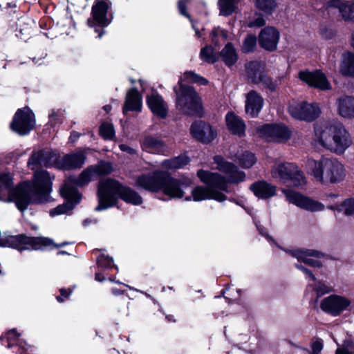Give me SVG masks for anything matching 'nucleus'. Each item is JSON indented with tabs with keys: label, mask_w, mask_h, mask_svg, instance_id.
I'll return each mask as SVG.
<instances>
[{
	"label": "nucleus",
	"mask_w": 354,
	"mask_h": 354,
	"mask_svg": "<svg viewBox=\"0 0 354 354\" xmlns=\"http://www.w3.org/2000/svg\"><path fill=\"white\" fill-rule=\"evenodd\" d=\"M10 174L0 176V200L13 201L24 212L30 203H42L48 201L50 192L51 178L46 171H36L32 183H26L12 188Z\"/></svg>",
	"instance_id": "obj_1"
},
{
	"label": "nucleus",
	"mask_w": 354,
	"mask_h": 354,
	"mask_svg": "<svg viewBox=\"0 0 354 354\" xmlns=\"http://www.w3.org/2000/svg\"><path fill=\"white\" fill-rule=\"evenodd\" d=\"M97 198L98 205L95 207L97 211L115 205L118 198L134 205L142 203V197L136 191L111 178L102 179L99 182Z\"/></svg>",
	"instance_id": "obj_2"
},
{
	"label": "nucleus",
	"mask_w": 354,
	"mask_h": 354,
	"mask_svg": "<svg viewBox=\"0 0 354 354\" xmlns=\"http://www.w3.org/2000/svg\"><path fill=\"white\" fill-rule=\"evenodd\" d=\"M216 165V169L225 174V176L217 172L198 170L197 176L205 184L222 191H228V184H239L245 180V174L239 169L236 165L227 161L223 157L216 156L214 158Z\"/></svg>",
	"instance_id": "obj_3"
},
{
	"label": "nucleus",
	"mask_w": 354,
	"mask_h": 354,
	"mask_svg": "<svg viewBox=\"0 0 354 354\" xmlns=\"http://www.w3.org/2000/svg\"><path fill=\"white\" fill-rule=\"evenodd\" d=\"M315 132L320 145L336 153H343L352 145L350 133L340 123L317 125Z\"/></svg>",
	"instance_id": "obj_4"
},
{
	"label": "nucleus",
	"mask_w": 354,
	"mask_h": 354,
	"mask_svg": "<svg viewBox=\"0 0 354 354\" xmlns=\"http://www.w3.org/2000/svg\"><path fill=\"white\" fill-rule=\"evenodd\" d=\"M311 174L315 180L324 185L335 184L346 177L344 165L336 159L322 158L313 162Z\"/></svg>",
	"instance_id": "obj_5"
},
{
	"label": "nucleus",
	"mask_w": 354,
	"mask_h": 354,
	"mask_svg": "<svg viewBox=\"0 0 354 354\" xmlns=\"http://www.w3.org/2000/svg\"><path fill=\"white\" fill-rule=\"evenodd\" d=\"M176 94V108L187 115L201 116L202 103L200 97L193 87L180 84Z\"/></svg>",
	"instance_id": "obj_6"
},
{
	"label": "nucleus",
	"mask_w": 354,
	"mask_h": 354,
	"mask_svg": "<svg viewBox=\"0 0 354 354\" xmlns=\"http://www.w3.org/2000/svg\"><path fill=\"white\" fill-rule=\"evenodd\" d=\"M53 245V241L46 237H28L24 234L9 235L3 238L2 245L18 250H41Z\"/></svg>",
	"instance_id": "obj_7"
},
{
	"label": "nucleus",
	"mask_w": 354,
	"mask_h": 354,
	"mask_svg": "<svg viewBox=\"0 0 354 354\" xmlns=\"http://www.w3.org/2000/svg\"><path fill=\"white\" fill-rule=\"evenodd\" d=\"M271 174L274 178L294 187H299L306 183L303 173L293 163L276 164L272 169Z\"/></svg>",
	"instance_id": "obj_8"
},
{
	"label": "nucleus",
	"mask_w": 354,
	"mask_h": 354,
	"mask_svg": "<svg viewBox=\"0 0 354 354\" xmlns=\"http://www.w3.org/2000/svg\"><path fill=\"white\" fill-rule=\"evenodd\" d=\"M259 137L268 142H285L291 136L290 129L283 124H266L257 127Z\"/></svg>",
	"instance_id": "obj_9"
},
{
	"label": "nucleus",
	"mask_w": 354,
	"mask_h": 354,
	"mask_svg": "<svg viewBox=\"0 0 354 354\" xmlns=\"http://www.w3.org/2000/svg\"><path fill=\"white\" fill-rule=\"evenodd\" d=\"M35 115L28 107L18 109L10 124L11 129L17 133L24 136L35 127Z\"/></svg>",
	"instance_id": "obj_10"
},
{
	"label": "nucleus",
	"mask_w": 354,
	"mask_h": 354,
	"mask_svg": "<svg viewBox=\"0 0 354 354\" xmlns=\"http://www.w3.org/2000/svg\"><path fill=\"white\" fill-rule=\"evenodd\" d=\"M61 194L65 198L66 202L52 209L49 214L51 216H55L64 214H69L81 199L79 192L73 187L66 183L61 189Z\"/></svg>",
	"instance_id": "obj_11"
},
{
	"label": "nucleus",
	"mask_w": 354,
	"mask_h": 354,
	"mask_svg": "<svg viewBox=\"0 0 354 354\" xmlns=\"http://www.w3.org/2000/svg\"><path fill=\"white\" fill-rule=\"evenodd\" d=\"M288 112L295 119L313 121L320 114V109L315 103L293 102L288 106Z\"/></svg>",
	"instance_id": "obj_12"
},
{
	"label": "nucleus",
	"mask_w": 354,
	"mask_h": 354,
	"mask_svg": "<svg viewBox=\"0 0 354 354\" xmlns=\"http://www.w3.org/2000/svg\"><path fill=\"white\" fill-rule=\"evenodd\" d=\"M282 192L288 201L306 211L319 212L324 209L322 203L299 192L288 189H282Z\"/></svg>",
	"instance_id": "obj_13"
},
{
	"label": "nucleus",
	"mask_w": 354,
	"mask_h": 354,
	"mask_svg": "<svg viewBox=\"0 0 354 354\" xmlns=\"http://www.w3.org/2000/svg\"><path fill=\"white\" fill-rule=\"evenodd\" d=\"M352 302L348 298L333 295L324 298L320 304L321 308L326 313L337 316L343 311L350 310Z\"/></svg>",
	"instance_id": "obj_14"
},
{
	"label": "nucleus",
	"mask_w": 354,
	"mask_h": 354,
	"mask_svg": "<svg viewBox=\"0 0 354 354\" xmlns=\"http://www.w3.org/2000/svg\"><path fill=\"white\" fill-rule=\"evenodd\" d=\"M192 136L203 143H209L217 136L216 131L209 124L205 122H194L190 128Z\"/></svg>",
	"instance_id": "obj_15"
},
{
	"label": "nucleus",
	"mask_w": 354,
	"mask_h": 354,
	"mask_svg": "<svg viewBox=\"0 0 354 354\" xmlns=\"http://www.w3.org/2000/svg\"><path fill=\"white\" fill-rule=\"evenodd\" d=\"M299 77L310 86L321 90H329L331 88L330 84L326 75L319 71L315 72L301 71L299 73Z\"/></svg>",
	"instance_id": "obj_16"
},
{
	"label": "nucleus",
	"mask_w": 354,
	"mask_h": 354,
	"mask_svg": "<svg viewBox=\"0 0 354 354\" xmlns=\"http://www.w3.org/2000/svg\"><path fill=\"white\" fill-rule=\"evenodd\" d=\"M164 172L155 171L152 174L142 175L136 179V185L151 192H158L161 189V182Z\"/></svg>",
	"instance_id": "obj_17"
},
{
	"label": "nucleus",
	"mask_w": 354,
	"mask_h": 354,
	"mask_svg": "<svg viewBox=\"0 0 354 354\" xmlns=\"http://www.w3.org/2000/svg\"><path fill=\"white\" fill-rule=\"evenodd\" d=\"M279 37V32L275 28L267 26L259 35V45L266 50L273 51L277 48Z\"/></svg>",
	"instance_id": "obj_18"
},
{
	"label": "nucleus",
	"mask_w": 354,
	"mask_h": 354,
	"mask_svg": "<svg viewBox=\"0 0 354 354\" xmlns=\"http://www.w3.org/2000/svg\"><path fill=\"white\" fill-rule=\"evenodd\" d=\"M147 103L154 115L160 118H166L168 112L167 104L157 92H153L147 96Z\"/></svg>",
	"instance_id": "obj_19"
},
{
	"label": "nucleus",
	"mask_w": 354,
	"mask_h": 354,
	"mask_svg": "<svg viewBox=\"0 0 354 354\" xmlns=\"http://www.w3.org/2000/svg\"><path fill=\"white\" fill-rule=\"evenodd\" d=\"M214 187L209 186V188L198 186L193 189L192 192L193 200L200 201L207 198H213L218 201H223L226 199V196L221 192L213 190Z\"/></svg>",
	"instance_id": "obj_20"
},
{
	"label": "nucleus",
	"mask_w": 354,
	"mask_h": 354,
	"mask_svg": "<svg viewBox=\"0 0 354 354\" xmlns=\"http://www.w3.org/2000/svg\"><path fill=\"white\" fill-rule=\"evenodd\" d=\"M250 189L253 194L260 199H268L276 195V186L265 180H259L250 185Z\"/></svg>",
	"instance_id": "obj_21"
},
{
	"label": "nucleus",
	"mask_w": 354,
	"mask_h": 354,
	"mask_svg": "<svg viewBox=\"0 0 354 354\" xmlns=\"http://www.w3.org/2000/svg\"><path fill=\"white\" fill-rule=\"evenodd\" d=\"M142 105V95L136 88H133L129 90L126 94L123 113L126 114L128 111L140 112Z\"/></svg>",
	"instance_id": "obj_22"
},
{
	"label": "nucleus",
	"mask_w": 354,
	"mask_h": 354,
	"mask_svg": "<svg viewBox=\"0 0 354 354\" xmlns=\"http://www.w3.org/2000/svg\"><path fill=\"white\" fill-rule=\"evenodd\" d=\"M263 104V97L255 91H250L246 95L245 112L252 117H256Z\"/></svg>",
	"instance_id": "obj_23"
},
{
	"label": "nucleus",
	"mask_w": 354,
	"mask_h": 354,
	"mask_svg": "<svg viewBox=\"0 0 354 354\" xmlns=\"http://www.w3.org/2000/svg\"><path fill=\"white\" fill-rule=\"evenodd\" d=\"M289 253L298 261H302L313 267H321L322 263L317 260L311 259L310 257L319 258L323 257V254L317 250H296L290 251Z\"/></svg>",
	"instance_id": "obj_24"
},
{
	"label": "nucleus",
	"mask_w": 354,
	"mask_h": 354,
	"mask_svg": "<svg viewBox=\"0 0 354 354\" xmlns=\"http://www.w3.org/2000/svg\"><path fill=\"white\" fill-rule=\"evenodd\" d=\"M86 159V151L66 155L63 157L57 167L64 169L80 168L84 163Z\"/></svg>",
	"instance_id": "obj_25"
},
{
	"label": "nucleus",
	"mask_w": 354,
	"mask_h": 354,
	"mask_svg": "<svg viewBox=\"0 0 354 354\" xmlns=\"http://www.w3.org/2000/svg\"><path fill=\"white\" fill-rule=\"evenodd\" d=\"M327 7H335L339 9L342 18L346 21H354V3L351 1H341L340 0H330Z\"/></svg>",
	"instance_id": "obj_26"
},
{
	"label": "nucleus",
	"mask_w": 354,
	"mask_h": 354,
	"mask_svg": "<svg viewBox=\"0 0 354 354\" xmlns=\"http://www.w3.org/2000/svg\"><path fill=\"white\" fill-rule=\"evenodd\" d=\"M164 180L161 182V189L164 193L171 197L180 198L183 192L180 189L179 181L172 178L167 173L164 172Z\"/></svg>",
	"instance_id": "obj_27"
},
{
	"label": "nucleus",
	"mask_w": 354,
	"mask_h": 354,
	"mask_svg": "<svg viewBox=\"0 0 354 354\" xmlns=\"http://www.w3.org/2000/svg\"><path fill=\"white\" fill-rule=\"evenodd\" d=\"M337 113L345 118H354V97L344 95L337 100Z\"/></svg>",
	"instance_id": "obj_28"
},
{
	"label": "nucleus",
	"mask_w": 354,
	"mask_h": 354,
	"mask_svg": "<svg viewBox=\"0 0 354 354\" xmlns=\"http://www.w3.org/2000/svg\"><path fill=\"white\" fill-rule=\"evenodd\" d=\"M248 78L254 84H259L260 77L265 73V64L262 62L252 61L245 64Z\"/></svg>",
	"instance_id": "obj_29"
},
{
	"label": "nucleus",
	"mask_w": 354,
	"mask_h": 354,
	"mask_svg": "<svg viewBox=\"0 0 354 354\" xmlns=\"http://www.w3.org/2000/svg\"><path fill=\"white\" fill-rule=\"evenodd\" d=\"M228 130L239 137L245 134V124L243 120L234 113H228L225 117Z\"/></svg>",
	"instance_id": "obj_30"
},
{
	"label": "nucleus",
	"mask_w": 354,
	"mask_h": 354,
	"mask_svg": "<svg viewBox=\"0 0 354 354\" xmlns=\"http://www.w3.org/2000/svg\"><path fill=\"white\" fill-rule=\"evenodd\" d=\"M108 0H97L93 6V16L95 23L103 27L109 24L106 18V12L109 8Z\"/></svg>",
	"instance_id": "obj_31"
},
{
	"label": "nucleus",
	"mask_w": 354,
	"mask_h": 354,
	"mask_svg": "<svg viewBox=\"0 0 354 354\" xmlns=\"http://www.w3.org/2000/svg\"><path fill=\"white\" fill-rule=\"evenodd\" d=\"M339 71L343 76L354 78V54L348 52L342 55Z\"/></svg>",
	"instance_id": "obj_32"
},
{
	"label": "nucleus",
	"mask_w": 354,
	"mask_h": 354,
	"mask_svg": "<svg viewBox=\"0 0 354 354\" xmlns=\"http://www.w3.org/2000/svg\"><path fill=\"white\" fill-rule=\"evenodd\" d=\"M51 154L46 151H38L34 153L28 160V166L32 170H35L37 166H50L52 163L50 158Z\"/></svg>",
	"instance_id": "obj_33"
},
{
	"label": "nucleus",
	"mask_w": 354,
	"mask_h": 354,
	"mask_svg": "<svg viewBox=\"0 0 354 354\" xmlns=\"http://www.w3.org/2000/svg\"><path fill=\"white\" fill-rule=\"evenodd\" d=\"M222 61L225 64L231 67L237 62L239 56L234 46L232 43L228 42L219 53Z\"/></svg>",
	"instance_id": "obj_34"
},
{
	"label": "nucleus",
	"mask_w": 354,
	"mask_h": 354,
	"mask_svg": "<svg viewBox=\"0 0 354 354\" xmlns=\"http://www.w3.org/2000/svg\"><path fill=\"white\" fill-rule=\"evenodd\" d=\"M142 144L143 147L147 150L157 153L163 152L167 149L163 141L152 136L145 137Z\"/></svg>",
	"instance_id": "obj_35"
},
{
	"label": "nucleus",
	"mask_w": 354,
	"mask_h": 354,
	"mask_svg": "<svg viewBox=\"0 0 354 354\" xmlns=\"http://www.w3.org/2000/svg\"><path fill=\"white\" fill-rule=\"evenodd\" d=\"M189 158L186 155H180L178 157L164 160L161 165L168 169H178L184 167L189 162Z\"/></svg>",
	"instance_id": "obj_36"
},
{
	"label": "nucleus",
	"mask_w": 354,
	"mask_h": 354,
	"mask_svg": "<svg viewBox=\"0 0 354 354\" xmlns=\"http://www.w3.org/2000/svg\"><path fill=\"white\" fill-rule=\"evenodd\" d=\"M255 7L263 15H270L277 7L275 0H256Z\"/></svg>",
	"instance_id": "obj_37"
},
{
	"label": "nucleus",
	"mask_w": 354,
	"mask_h": 354,
	"mask_svg": "<svg viewBox=\"0 0 354 354\" xmlns=\"http://www.w3.org/2000/svg\"><path fill=\"white\" fill-rule=\"evenodd\" d=\"M239 0H219L218 6L221 15L227 16L232 14L236 9Z\"/></svg>",
	"instance_id": "obj_38"
},
{
	"label": "nucleus",
	"mask_w": 354,
	"mask_h": 354,
	"mask_svg": "<svg viewBox=\"0 0 354 354\" xmlns=\"http://www.w3.org/2000/svg\"><path fill=\"white\" fill-rule=\"evenodd\" d=\"M200 56L203 60L209 64L216 62L219 57L214 48L210 46H206L203 48L201 50Z\"/></svg>",
	"instance_id": "obj_39"
},
{
	"label": "nucleus",
	"mask_w": 354,
	"mask_h": 354,
	"mask_svg": "<svg viewBox=\"0 0 354 354\" xmlns=\"http://www.w3.org/2000/svg\"><path fill=\"white\" fill-rule=\"evenodd\" d=\"M239 164L244 168L251 167L255 162L256 158L253 153L245 151L238 157Z\"/></svg>",
	"instance_id": "obj_40"
},
{
	"label": "nucleus",
	"mask_w": 354,
	"mask_h": 354,
	"mask_svg": "<svg viewBox=\"0 0 354 354\" xmlns=\"http://www.w3.org/2000/svg\"><path fill=\"white\" fill-rule=\"evenodd\" d=\"M100 134L104 139H113L115 136L113 125L108 122L102 123L100 127Z\"/></svg>",
	"instance_id": "obj_41"
},
{
	"label": "nucleus",
	"mask_w": 354,
	"mask_h": 354,
	"mask_svg": "<svg viewBox=\"0 0 354 354\" xmlns=\"http://www.w3.org/2000/svg\"><path fill=\"white\" fill-rule=\"evenodd\" d=\"M113 171L112 165L109 162L100 161L97 165L94 166L92 171L99 175H107Z\"/></svg>",
	"instance_id": "obj_42"
},
{
	"label": "nucleus",
	"mask_w": 354,
	"mask_h": 354,
	"mask_svg": "<svg viewBox=\"0 0 354 354\" xmlns=\"http://www.w3.org/2000/svg\"><path fill=\"white\" fill-rule=\"evenodd\" d=\"M184 80L192 83H197L199 84H206L207 81L203 77L196 74L192 71H187L183 75Z\"/></svg>",
	"instance_id": "obj_43"
},
{
	"label": "nucleus",
	"mask_w": 354,
	"mask_h": 354,
	"mask_svg": "<svg viewBox=\"0 0 354 354\" xmlns=\"http://www.w3.org/2000/svg\"><path fill=\"white\" fill-rule=\"evenodd\" d=\"M257 44V37L255 35H248L244 40L242 50L244 53H249L253 50Z\"/></svg>",
	"instance_id": "obj_44"
},
{
	"label": "nucleus",
	"mask_w": 354,
	"mask_h": 354,
	"mask_svg": "<svg viewBox=\"0 0 354 354\" xmlns=\"http://www.w3.org/2000/svg\"><path fill=\"white\" fill-rule=\"evenodd\" d=\"M259 80V84H262L265 87L269 88L270 91H275L277 84L274 82L270 77L264 73Z\"/></svg>",
	"instance_id": "obj_45"
},
{
	"label": "nucleus",
	"mask_w": 354,
	"mask_h": 354,
	"mask_svg": "<svg viewBox=\"0 0 354 354\" xmlns=\"http://www.w3.org/2000/svg\"><path fill=\"white\" fill-rule=\"evenodd\" d=\"M259 80V84H262L265 87L269 88L270 91H275L277 84L274 82L270 77L264 73Z\"/></svg>",
	"instance_id": "obj_46"
},
{
	"label": "nucleus",
	"mask_w": 354,
	"mask_h": 354,
	"mask_svg": "<svg viewBox=\"0 0 354 354\" xmlns=\"http://www.w3.org/2000/svg\"><path fill=\"white\" fill-rule=\"evenodd\" d=\"M50 122L51 125H56L58 123L62 122L64 118V113L62 111H54L53 110L49 115Z\"/></svg>",
	"instance_id": "obj_47"
},
{
	"label": "nucleus",
	"mask_w": 354,
	"mask_h": 354,
	"mask_svg": "<svg viewBox=\"0 0 354 354\" xmlns=\"http://www.w3.org/2000/svg\"><path fill=\"white\" fill-rule=\"evenodd\" d=\"M342 205L346 215L351 216L354 214V198L346 200Z\"/></svg>",
	"instance_id": "obj_48"
},
{
	"label": "nucleus",
	"mask_w": 354,
	"mask_h": 354,
	"mask_svg": "<svg viewBox=\"0 0 354 354\" xmlns=\"http://www.w3.org/2000/svg\"><path fill=\"white\" fill-rule=\"evenodd\" d=\"M88 181V171L87 169H84L80 177L74 180V183L78 186L86 185Z\"/></svg>",
	"instance_id": "obj_49"
},
{
	"label": "nucleus",
	"mask_w": 354,
	"mask_h": 354,
	"mask_svg": "<svg viewBox=\"0 0 354 354\" xmlns=\"http://www.w3.org/2000/svg\"><path fill=\"white\" fill-rule=\"evenodd\" d=\"M97 263L101 267L111 268L113 266V261L111 258L108 257L102 256L98 258Z\"/></svg>",
	"instance_id": "obj_50"
},
{
	"label": "nucleus",
	"mask_w": 354,
	"mask_h": 354,
	"mask_svg": "<svg viewBox=\"0 0 354 354\" xmlns=\"http://www.w3.org/2000/svg\"><path fill=\"white\" fill-rule=\"evenodd\" d=\"M266 24V21L261 16H258L255 19L248 24L249 27H261Z\"/></svg>",
	"instance_id": "obj_51"
},
{
	"label": "nucleus",
	"mask_w": 354,
	"mask_h": 354,
	"mask_svg": "<svg viewBox=\"0 0 354 354\" xmlns=\"http://www.w3.org/2000/svg\"><path fill=\"white\" fill-rule=\"evenodd\" d=\"M59 291H60L61 295L57 296L56 297V299H57V301H59L60 303L64 301V300L66 299H67L72 292V290L70 288L68 290L62 288V289H60Z\"/></svg>",
	"instance_id": "obj_52"
},
{
	"label": "nucleus",
	"mask_w": 354,
	"mask_h": 354,
	"mask_svg": "<svg viewBox=\"0 0 354 354\" xmlns=\"http://www.w3.org/2000/svg\"><path fill=\"white\" fill-rule=\"evenodd\" d=\"M315 290L318 293H319L321 295L325 294V293L328 292L330 291V288L327 286H326V285H324V284H323L322 283H318L315 286Z\"/></svg>",
	"instance_id": "obj_53"
},
{
	"label": "nucleus",
	"mask_w": 354,
	"mask_h": 354,
	"mask_svg": "<svg viewBox=\"0 0 354 354\" xmlns=\"http://www.w3.org/2000/svg\"><path fill=\"white\" fill-rule=\"evenodd\" d=\"M323 348L322 343L319 341H316L312 344V354H319Z\"/></svg>",
	"instance_id": "obj_54"
},
{
	"label": "nucleus",
	"mask_w": 354,
	"mask_h": 354,
	"mask_svg": "<svg viewBox=\"0 0 354 354\" xmlns=\"http://www.w3.org/2000/svg\"><path fill=\"white\" fill-rule=\"evenodd\" d=\"M178 8L180 13L185 16L189 17L188 14L186 12V5L183 1H180L178 2Z\"/></svg>",
	"instance_id": "obj_55"
},
{
	"label": "nucleus",
	"mask_w": 354,
	"mask_h": 354,
	"mask_svg": "<svg viewBox=\"0 0 354 354\" xmlns=\"http://www.w3.org/2000/svg\"><path fill=\"white\" fill-rule=\"evenodd\" d=\"M120 149L122 151H127V152H128L129 153H134V150L133 149H131V147H128L126 145H120Z\"/></svg>",
	"instance_id": "obj_56"
},
{
	"label": "nucleus",
	"mask_w": 354,
	"mask_h": 354,
	"mask_svg": "<svg viewBox=\"0 0 354 354\" xmlns=\"http://www.w3.org/2000/svg\"><path fill=\"white\" fill-rule=\"evenodd\" d=\"M313 281H315L316 278L314 274L307 268H306L304 271Z\"/></svg>",
	"instance_id": "obj_57"
},
{
	"label": "nucleus",
	"mask_w": 354,
	"mask_h": 354,
	"mask_svg": "<svg viewBox=\"0 0 354 354\" xmlns=\"http://www.w3.org/2000/svg\"><path fill=\"white\" fill-rule=\"evenodd\" d=\"M216 35H217L216 30H213L211 33L212 42L214 43L215 44H218V41L216 39V37L217 36Z\"/></svg>",
	"instance_id": "obj_58"
},
{
	"label": "nucleus",
	"mask_w": 354,
	"mask_h": 354,
	"mask_svg": "<svg viewBox=\"0 0 354 354\" xmlns=\"http://www.w3.org/2000/svg\"><path fill=\"white\" fill-rule=\"evenodd\" d=\"M336 354H350L349 352L345 348H337Z\"/></svg>",
	"instance_id": "obj_59"
},
{
	"label": "nucleus",
	"mask_w": 354,
	"mask_h": 354,
	"mask_svg": "<svg viewBox=\"0 0 354 354\" xmlns=\"http://www.w3.org/2000/svg\"><path fill=\"white\" fill-rule=\"evenodd\" d=\"M79 137V134L76 132H73L71 136H70V139L71 141L74 142L76 139H77Z\"/></svg>",
	"instance_id": "obj_60"
},
{
	"label": "nucleus",
	"mask_w": 354,
	"mask_h": 354,
	"mask_svg": "<svg viewBox=\"0 0 354 354\" xmlns=\"http://www.w3.org/2000/svg\"><path fill=\"white\" fill-rule=\"evenodd\" d=\"M95 279L98 281H102L104 279V277L101 273H97L95 274Z\"/></svg>",
	"instance_id": "obj_61"
},
{
	"label": "nucleus",
	"mask_w": 354,
	"mask_h": 354,
	"mask_svg": "<svg viewBox=\"0 0 354 354\" xmlns=\"http://www.w3.org/2000/svg\"><path fill=\"white\" fill-rule=\"evenodd\" d=\"M112 292L114 295H120L123 294V291L122 290H118V289H115V288L112 289Z\"/></svg>",
	"instance_id": "obj_62"
},
{
	"label": "nucleus",
	"mask_w": 354,
	"mask_h": 354,
	"mask_svg": "<svg viewBox=\"0 0 354 354\" xmlns=\"http://www.w3.org/2000/svg\"><path fill=\"white\" fill-rule=\"evenodd\" d=\"M104 109L108 113L110 111L111 106L109 105H106V106H104Z\"/></svg>",
	"instance_id": "obj_63"
},
{
	"label": "nucleus",
	"mask_w": 354,
	"mask_h": 354,
	"mask_svg": "<svg viewBox=\"0 0 354 354\" xmlns=\"http://www.w3.org/2000/svg\"><path fill=\"white\" fill-rule=\"evenodd\" d=\"M8 8H15L16 5L14 3H9L7 4Z\"/></svg>",
	"instance_id": "obj_64"
}]
</instances>
